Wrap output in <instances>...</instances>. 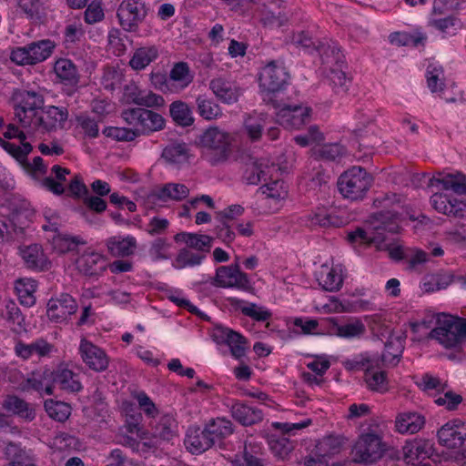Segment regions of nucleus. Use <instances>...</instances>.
Masks as SVG:
<instances>
[{"instance_id": "nucleus-29", "label": "nucleus", "mask_w": 466, "mask_h": 466, "mask_svg": "<svg viewBox=\"0 0 466 466\" xmlns=\"http://www.w3.org/2000/svg\"><path fill=\"white\" fill-rule=\"evenodd\" d=\"M189 195L188 187L180 183H167L152 193V197L160 201H181Z\"/></svg>"}, {"instance_id": "nucleus-6", "label": "nucleus", "mask_w": 466, "mask_h": 466, "mask_svg": "<svg viewBox=\"0 0 466 466\" xmlns=\"http://www.w3.org/2000/svg\"><path fill=\"white\" fill-rule=\"evenodd\" d=\"M385 450V444L378 434H361L352 450L353 461L357 463L372 464L382 457Z\"/></svg>"}, {"instance_id": "nucleus-43", "label": "nucleus", "mask_w": 466, "mask_h": 466, "mask_svg": "<svg viewBox=\"0 0 466 466\" xmlns=\"http://www.w3.org/2000/svg\"><path fill=\"white\" fill-rule=\"evenodd\" d=\"M44 407L50 418L60 422L66 421L71 414V406L64 401L46 400Z\"/></svg>"}, {"instance_id": "nucleus-46", "label": "nucleus", "mask_w": 466, "mask_h": 466, "mask_svg": "<svg viewBox=\"0 0 466 466\" xmlns=\"http://www.w3.org/2000/svg\"><path fill=\"white\" fill-rule=\"evenodd\" d=\"M198 112L206 120L217 119L222 116L220 106L212 99L205 96H198L196 99Z\"/></svg>"}, {"instance_id": "nucleus-42", "label": "nucleus", "mask_w": 466, "mask_h": 466, "mask_svg": "<svg viewBox=\"0 0 466 466\" xmlns=\"http://www.w3.org/2000/svg\"><path fill=\"white\" fill-rule=\"evenodd\" d=\"M342 68L343 67H331L329 68V74L328 76L329 85L338 95L346 94L351 85V78L347 76Z\"/></svg>"}, {"instance_id": "nucleus-11", "label": "nucleus", "mask_w": 466, "mask_h": 466, "mask_svg": "<svg viewBox=\"0 0 466 466\" xmlns=\"http://www.w3.org/2000/svg\"><path fill=\"white\" fill-rule=\"evenodd\" d=\"M214 285L221 288H237L241 290H248L250 288L248 275L240 270L238 262L218 268Z\"/></svg>"}, {"instance_id": "nucleus-9", "label": "nucleus", "mask_w": 466, "mask_h": 466, "mask_svg": "<svg viewBox=\"0 0 466 466\" xmlns=\"http://www.w3.org/2000/svg\"><path fill=\"white\" fill-rule=\"evenodd\" d=\"M289 74L285 67L275 61L269 62L259 74V86L267 92L264 101L268 103L269 97L279 99L278 93L287 83Z\"/></svg>"}, {"instance_id": "nucleus-60", "label": "nucleus", "mask_w": 466, "mask_h": 466, "mask_svg": "<svg viewBox=\"0 0 466 466\" xmlns=\"http://www.w3.org/2000/svg\"><path fill=\"white\" fill-rule=\"evenodd\" d=\"M69 196L76 199H84L88 194L89 190L85 185L81 175L76 174L70 180L68 185Z\"/></svg>"}, {"instance_id": "nucleus-58", "label": "nucleus", "mask_w": 466, "mask_h": 466, "mask_svg": "<svg viewBox=\"0 0 466 466\" xmlns=\"http://www.w3.org/2000/svg\"><path fill=\"white\" fill-rule=\"evenodd\" d=\"M343 440L339 436L325 437L319 444V450L323 452V456H330L339 451Z\"/></svg>"}, {"instance_id": "nucleus-38", "label": "nucleus", "mask_w": 466, "mask_h": 466, "mask_svg": "<svg viewBox=\"0 0 466 466\" xmlns=\"http://www.w3.org/2000/svg\"><path fill=\"white\" fill-rule=\"evenodd\" d=\"M177 422L170 414L163 415L153 428V435L163 441H170L177 435Z\"/></svg>"}, {"instance_id": "nucleus-19", "label": "nucleus", "mask_w": 466, "mask_h": 466, "mask_svg": "<svg viewBox=\"0 0 466 466\" xmlns=\"http://www.w3.org/2000/svg\"><path fill=\"white\" fill-rule=\"evenodd\" d=\"M184 442L192 454H201L213 447L212 439L206 433L205 426L188 427Z\"/></svg>"}, {"instance_id": "nucleus-5", "label": "nucleus", "mask_w": 466, "mask_h": 466, "mask_svg": "<svg viewBox=\"0 0 466 466\" xmlns=\"http://www.w3.org/2000/svg\"><path fill=\"white\" fill-rule=\"evenodd\" d=\"M268 104L279 109L276 113L277 122L287 129H299L310 121L312 109L309 106L288 104L274 97H269Z\"/></svg>"}, {"instance_id": "nucleus-20", "label": "nucleus", "mask_w": 466, "mask_h": 466, "mask_svg": "<svg viewBox=\"0 0 466 466\" xmlns=\"http://www.w3.org/2000/svg\"><path fill=\"white\" fill-rule=\"evenodd\" d=\"M2 408L5 411L25 421L34 420L36 415L35 410L32 404L14 394L7 395L5 398Z\"/></svg>"}, {"instance_id": "nucleus-25", "label": "nucleus", "mask_w": 466, "mask_h": 466, "mask_svg": "<svg viewBox=\"0 0 466 466\" xmlns=\"http://www.w3.org/2000/svg\"><path fill=\"white\" fill-rule=\"evenodd\" d=\"M108 253L116 258H126L134 254L137 239L133 236H113L106 240Z\"/></svg>"}, {"instance_id": "nucleus-3", "label": "nucleus", "mask_w": 466, "mask_h": 466, "mask_svg": "<svg viewBox=\"0 0 466 466\" xmlns=\"http://www.w3.org/2000/svg\"><path fill=\"white\" fill-rule=\"evenodd\" d=\"M372 183L373 177L365 168L354 166L339 177L337 186L344 198L358 201L365 198Z\"/></svg>"}, {"instance_id": "nucleus-13", "label": "nucleus", "mask_w": 466, "mask_h": 466, "mask_svg": "<svg viewBox=\"0 0 466 466\" xmlns=\"http://www.w3.org/2000/svg\"><path fill=\"white\" fill-rule=\"evenodd\" d=\"M439 443L448 449H457L466 441V421L452 420L445 423L437 432Z\"/></svg>"}, {"instance_id": "nucleus-51", "label": "nucleus", "mask_w": 466, "mask_h": 466, "mask_svg": "<svg viewBox=\"0 0 466 466\" xmlns=\"http://www.w3.org/2000/svg\"><path fill=\"white\" fill-rule=\"evenodd\" d=\"M366 331L364 324L360 320H354L344 325L338 326L336 334L345 339L361 337Z\"/></svg>"}, {"instance_id": "nucleus-52", "label": "nucleus", "mask_w": 466, "mask_h": 466, "mask_svg": "<svg viewBox=\"0 0 466 466\" xmlns=\"http://www.w3.org/2000/svg\"><path fill=\"white\" fill-rule=\"evenodd\" d=\"M327 272L322 273L319 284L329 292L338 291L343 283L342 277L333 268H326Z\"/></svg>"}, {"instance_id": "nucleus-54", "label": "nucleus", "mask_w": 466, "mask_h": 466, "mask_svg": "<svg viewBox=\"0 0 466 466\" xmlns=\"http://www.w3.org/2000/svg\"><path fill=\"white\" fill-rule=\"evenodd\" d=\"M170 80L181 83L182 86H187L193 80L189 66L186 62L175 64L169 74Z\"/></svg>"}, {"instance_id": "nucleus-1", "label": "nucleus", "mask_w": 466, "mask_h": 466, "mask_svg": "<svg viewBox=\"0 0 466 466\" xmlns=\"http://www.w3.org/2000/svg\"><path fill=\"white\" fill-rule=\"evenodd\" d=\"M436 324L429 338L447 350H461L466 341V319L442 313L437 316Z\"/></svg>"}, {"instance_id": "nucleus-17", "label": "nucleus", "mask_w": 466, "mask_h": 466, "mask_svg": "<svg viewBox=\"0 0 466 466\" xmlns=\"http://www.w3.org/2000/svg\"><path fill=\"white\" fill-rule=\"evenodd\" d=\"M435 451L434 444L426 439L407 441L402 447V459L407 464L431 458Z\"/></svg>"}, {"instance_id": "nucleus-12", "label": "nucleus", "mask_w": 466, "mask_h": 466, "mask_svg": "<svg viewBox=\"0 0 466 466\" xmlns=\"http://www.w3.org/2000/svg\"><path fill=\"white\" fill-rule=\"evenodd\" d=\"M68 118V110L64 106H48L41 109L32 127L46 132L63 128Z\"/></svg>"}, {"instance_id": "nucleus-10", "label": "nucleus", "mask_w": 466, "mask_h": 466, "mask_svg": "<svg viewBox=\"0 0 466 466\" xmlns=\"http://www.w3.org/2000/svg\"><path fill=\"white\" fill-rule=\"evenodd\" d=\"M392 344L391 341L385 343L386 352L381 355L380 359L371 358L367 354H360L351 360H347L344 362V367L348 370H364L366 372V370H373L376 368L380 369V365L386 361L390 363L395 361L393 365H396L400 361L401 350L398 353L390 352L389 349L391 348Z\"/></svg>"}, {"instance_id": "nucleus-36", "label": "nucleus", "mask_w": 466, "mask_h": 466, "mask_svg": "<svg viewBox=\"0 0 466 466\" xmlns=\"http://www.w3.org/2000/svg\"><path fill=\"white\" fill-rule=\"evenodd\" d=\"M33 65L46 60L54 52L56 43L50 39H42L27 44Z\"/></svg>"}, {"instance_id": "nucleus-62", "label": "nucleus", "mask_w": 466, "mask_h": 466, "mask_svg": "<svg viewBox=\"0 0 466 466\" xmlns=\"http://www.w3.org/2000/svg\"><path fill=\"white\" fill-rule=\"evenodd\" d=\"M134 103L140 106L154 107L162 106L165 100L162 96L149 92L146 95L139 94L134 98Z\"/></svg>"}, {"instance_id": "nucleus-47", "label": "nucleus", "mask_w": 466, "mask_h": 466, "mask_svg": "<svg viewBox=\"0 0 466 466\" xmlns=\"http://www.w3.org/2000/svg\"><path fill=\"white\" fill-rule=\"evenodd\" d=\"M364 380L369 390L384 393L389 390V381L385 371L366 370Z\"/></svg>"}, {"instance_id": "nucleus-30", "label": "nucleus", "mask_w": 466, "mask_h": 466, "mask_svg": "<svg viewBox=\"0 0 466 466\" xmlns=\"http://www.w3.org/2000/svg\"><path fill=\"white\" fill-rule=\"evenodd\" d=\"M169 115L174 123L181 127H188L194 124L192 108L182 100H176L169 105Z\"/></svg>"}, {"instance_id": "nucleus-56", "label": "nucleus", "mask_w": 466, "mask_h": 466, "mask_svg": "<svg viewBox=\"0 0 466 466\" xmlns=\"http://www.w3.org/2000/svg\"><path fill=\"white\" fill-rule=\"evenodd\" d=\"M443 396L435 399L434 402L438 406H444L449 411L456 410L459 405L462 402L463 399L461 394L454 392L449 388L444 390Z\"/></svg>"}, {"instance_id": "nucleus-63", "label": "nucleus", "mask_w": 466, "mask_h": 466, "mask_svg": "<svg viewBox=\"0 0 466 466\" xmlns=\"http://www.w3.org/2000/svg\"><path fill=\"white\" fill-rule=\"evenodd\" d=\"M241 312L257 321H266L271 318V312L263 307H258L255 303H251L249 306L243 307Z\"/></svg>"}, {"instance_id": "nucleus-37", "label": "nucleus", "mask_w": 466, "mask_h": 466, "mask_svg": "<svg viewBox=\"0 0 466 466\" xmlns=\"http://www.w3.org/2000/svg\"><path fill=\"white\" fill-rule=\"evenodd\" d=\"M268 444L274 457L280 461L288 460L295 448L294 442L283 436L271 435Z\"/></svg>"}, {"instance_id": "nucleus-40", "label": "nucleus", "mask_w": 466, "mask_h": 466, "mask_svg": "<svg viewBox=\"0 0 466 466\" xmlns=\"http://www.w3.org/2000/svg\"><path fill=\"white\" fill-rule=\"evenodd\" d=\"M15 290L21 304L31 307L35 303L34 293L36 291V281L31 279H20L15 281Z\"/></svg>"}, {"instance_id": "nucleus-32", "label": "nucleus", "mask_w": 466, "mask_h": 466, "mask_svg": "<svg viewBox=\"0 0 466 466\" xmlns=\"http://www.w3.org/2000/svg\"><path fill=\"white\" fill-rule=\"evenodd\" d=\"M21 255L29 268L44 270L50 264L41 246L37 244L30 245L21 249Z\"/></svg>"}, {"instance_id": "nucleus-57", "label": "nucleus", "mask_w": 466, "mask_h": 466, "mask_svg": "<svg viewBox=\"0 0 466 466\" xmlns=\"http://www.w3.org/2000/svg\"><path fill=\"white\" fill-rule=\"evenodd\" d=\"M342 221L339 217L325 209H319L311 216V224L319 225L322 228L339 227Z\"/></svg>"}, {"instance_id": "nucleus-39", "label": "nucleus", "mask_w": 466, "mask_h": 466, "mask_svg": "<svg viewBox=\"0 0 466 466\" xmlns=\"http://www.w3.org/2000/svg\"><path fill=\"white\" fill-rule=\"evenodd\" d=\"M27 386L37 392H45L52 395L54 392L53 373L50 370H45L42 373L33 374L26 380Z\"/></svg>"}, {"instance_id": "nucleus-4", "label": "nucleus", "mask_w": 466, "mask_h": 466, "mask_svg": "<svg viewBox=\"0 0 466 466\" xmlns=\"http://www.w3.org/2000/svg\"><path fill=\"white\" fill-rule=\"evenodd\" d=\"M12 103L15 119L21 124L22 127H30L38 116L39 110L42 109L45 99L38 92L18 89L13 93Z\"/></svg>"}, {"instance_id": "nucleus-61", "label": "nucleus", "mask_w": 466, "mask_h": 466, "mask_svg": "<svg viewBox=\"0 0 466 466\" xmlns=\"http://www.w3.org/2000/svg\"><path fill=\"white\" fill-rule=\"evenodd\" d=\"M2 316L10 324L17 325L19 328H22L25 319L19 307L15 304V302L12 300L8 301L5 305V310L2 313Z\"/></svg>"}, {"instance_id": "nucleus-26", "label": "nucleus", "mask_w": 466, "mask_h": 466, "mask_svg": "<svg viewBox=\"0 0 466 466\" xmlns=\"http://www.w3.org/2000/svg\"><path fill=\"white\" fill-rule=\"evenodd\" d=\"M209 88L220 101L226 104L237 102L241 94L239 87L221 77L212 79Z\"/></svg>"}, {"instance_id": "nucleus-59", "label": "nucleus", "mask_w": 466, "mask_h": 466, "mask_svg": "<svg viewBox=\"0 0 466 466\" xmlns=\"http://www.w3.org/2000/svg\"><path fill=\"white\" fill-rule=\"evenodd\" d=\"M76 122L84 130L86 136L91 138H96L98 137V120H96L87 115L82 114L76 116Z\"/></svg>"}, {"instance_id": "nucleus-45", "label": "nucleus", "mask_w": 466, "mask_h": 466, "mask_svg": "<svg viewBox=\"0 0 466 466\" xmlns=\"http://www.w3.org/2000/svg\"><path fill=\"white\" fill-rule=\"evenodd\" d=\"M259 191L265 197H262L260 199L256 201V205L258 204H266V202L269 198L273 199H284L287 197V190L284 187V182L281 180H274L270 183H268L261 187H259Z\"/></svg>"}, {"instance_id": "nucleus-33", "label": "nucleus", "mask_w": 466, "mask_h": 466, "mask_svg": "<svg viewBox=\"0 0 466 466\" xmlns=\"http://www.w3.org/2000/svg\"><path fill=\"white\" fill-rule=\"evenodd\" d=\"M51 349V344H49L46 340L40 339L30 344H25L20 341L16 343L15 350L17 356L23 358L24 360H27L35 354L38 355L39 357H45L50 353Z\"/></svg>"}, {"instance_id": "nucleus-34", "label": "nucleus", "mask_w": 466, "mask_h": 466, "mask_svg": "<svg viewBox=\"0 0 466 466\" xmlns=\"http://www.w3.org/2000/svg\"><path fill=\"white\" fill-rule=\"evenodd\" d=\"M161 157L172 165L186 163L189 157V149L186 143L172 142L162 151Z\"/></svg>"}, {"instance_id": "nucleus-35", "label": "nucleus", "mask_w": 466, "mask_h": 466, "mask_svg": "<svg viewBox=\"0 0 466 466\" xmlns=\"http://www.w3.org/2000/svg\"><path fill=\"white\" fill-rule=\"evenodd\" d=\"M157 57L158 49L155 46H142L136 49L129 61V66L135 70H142Z\"/></svg>"}, {"instance_id": "nucleus-48", "label": "nucleus", "mask_w": 466, "mask_h": 466, "mask_svg": "<svg viewBox=\"0 0 466 466\" xmlns=\"http://www.w3.org/2000/svg\"><path fill=\"white\" fill-rule=\"evenodd\" d=\"M27 218V210L15 208L11 212L6 220L8 222V227L10 228L12 234L18 236L24 233V229L28 225Z\"/></svg>"}, {"instance_id": "nucleus-41", "label": "nucleus", "mask_w": 466, "mask_h": 466, "mask_svg": "<svg viewBox=\"0 0 466 466\" xmlns=\"http://www.w3.org/2000/svg\"><path fill=\"white\" fill-rule=\"evenodd\" d=\"M266 124L267 115L263 113H254L245 118L244 127L252 141H257L261 137Z\"/></svg>"}, {"instance_id": "nucleus-2", "label": "nucleus", "mask_w": 466, "mask_h": 466, "mask_svg": "<svg viewBox=\"0 0 466 466\" xmlns=\"http://www.w3.org/2000/svg\"><path fill=\"white\" fill-rule=\"evenodd\" d=\"M232 137L217 126L208 127L199 136L198 146L209 155V162L215 166L228 159L231 152Z\"/></svg>"}, {"instance_id": "nucleus-18", "label": "nucleus", "mask_w": 466, "mask_h": 466, "mask_svg": "<svg viewBox=\"0 0 466 466\" xmlns=\"http://www.w3.org/2000/svg\"><path fill=\"white\" fill-rule=\"evenodd\" d=\"M79 351L83 361L89 367V369L97 372L104 371L107 369L109 363L108 357L99 347L86 339H82Z\"/></svg>"}, {"instance_id": "nucleus-53", "label": "nucleus", "mask_w": 466, "mask_h": 466, "mask_svg": "<svg viewBox=\"0 0 466 466\" xmlns=\"http://www.w3.org/2000/svg\"><path fill=\"white\" fill-rule=\"evenodd\" d=\"M443 69L441 66L429 65L427 67L426 76L428 86L431 92H438L443 89L444 82L441 78Z\"/></svg>"}, {"instance_id": "nucleus-16", "label": "nucleus", "mask_w": 466, "mask_h": 466, "mask_svg": "<svg viewBox=\"0 0 466 466\" xmlns=\"http://www.w3.org/2000/svg\"><path fill=\"white\" fill-rule=\"evenodd\" d=\"M213 338L218 344H227L236 359L245 356L248 341L240 333L228 328L218 327L215 329Z\"/></svg>"}, {"instance_id": "nucleus-21", "label": "nucleus", "mask_w": 466, "mask_h": 466, "mask_svg": "<svg viewBox=\"0 0 466 466\" xmlns=\"http://www.w3.org/2000/svg\"><path fill=\"white\" fill-rule=\"evenodd\" d=\"M232 418L242 426H252L263 420L261 410L251 407L245 402L236 401L230 408Z\"/></svg>"}, {"instance_id": "nucleus-28", "label": "nucleus", "mask_w": 466, "mask_h": 466, "mask_svg": "<svg viewBox=\"0 0 466 466\" xmlns=\"http://www.w3.org/2000/svg\"><path fill=\"white\" fill-rule=\"evenodd\" d=\"M54 71L62 83L75 86L79 82V73L76 65L67 58H59L54 65Z\"/></svg>"}, {"instance_id": "nucleus-8", "label": "nucleus", "mask_w": 466, "mask_h": 466, "mask_svg": "<svg viewBox=\"0 0 466 466\" xmlns=\"http://www.w3.org/2000/svg\"><path fill=\"white\" fill-rule=\"evenodd\" d=\"M122 116L128 125L139 127L140 134L162 130L166 124L160 114L141 107L126 109L122 112Z\"/></svg>"}, {"instance_id": "nucleus-15", "label": "nucleus", "mask_w": 466, "mask_h": 466, "mask_svg": "<svg viewBox=\"0 0 466 466\" xmlns=\"http://www.w3.org/2000/svg\"><path fill=\"white\" fill-rule=\"evenodd\" d=\"M46 308V314L50 320L63 322L76 312L78 305L70 294L61 293L55 298H51Z\"/></svg>"}, {"instance_id": "nucleus-64", "label": "nucleus", "mask_w": 466, "mask_h": 466, "mask_svg": "<svg viewBox=\"0 0 466 466\" xmlns=\"http://www.w3.org/2000/svg\"><path fill=\"white\" fill-rule=\"evenodd\" d=\"M452 202L453 199H450L447 196L442 194L435 193L431 198V203L433 208L447 216H451V212H452Z\"/></svg>"}, {"instance_id": "nucleus-7", "label": "nucleus", "mask_w": 466, "mask_h": 466, "mask_svg": "<svg viewBox=\"0 0 466 466\" xmlns=\"http://www.w3.org/2000/svg\"><path fill=\"white\" fill-rule=\"evenodd\" d=\"M147 13L148 8L145 2L141 0H123L117 7L116 17L124 31L137 33Z\"/></svg>"}, {"instance_id": "nucleus-55", "label": "nucleus", "mask_w": 466, "mask_h": 466, "mask_svg": "<svg viewBox=\"0 0 466 466\" xmlns=\"http://www.w3.org/2000/svg\"><path fill=\"white\" fill-rule=\"evenodd\" d=\"M213 241L214 238L208 235L192 233L187 248L206 255L210 251Z\"/></svg>"}, {"instance_id": "nucleus-31", "label": "nucleus", "mask_w": 466, "mask_h": 466, "mask_svg": "<svg viewBox=\"0 0 466 466\" xmlns=\"http://www.w3.org/2000/svg\"><path fill=\"white\" fill-rule=\"evenodd\" d=\"M425 424V419L417 412H405L396 419V429L400 433L414 434Z\"/></svg>"}, {"instance_id": "nucleus-50", "label": "nucleus", "mask_w": 466, "mask_h": 466, "mask_svg": "<svg viewBox=\"0 0 466 466\" xmlns=\"http://www.w3.org/2000/svg\"><path fill=\"white\" fill-rule=\"evenodd\" d=\"M102 133L106 137H111L116 141H132L140 136V131L138 128L131 129L116 127H107L103 129Z\"/></svg>"}, {"instance_id": "nucleus-44", "label": "nucleus", "mask_w": 466, "mask_h": 466, "mask_svg": "<svg viewBox=\"0 0 466 466\" xmlns=\"http://www.w3.org/2000/svg\"><path fill=\"white\" fill-rule=\"evenodd\" d=\"M205 258V254L193 252L187 248H183L178 251L172 265L177 269L187 267H195L200 265Z\"/></svg>"}, {"instance_id": "nucleus-49", "label": "nucleus", "mask_w": 466, "mask_h": 466, "mask_svg": "<svg viewBox=\"0 0 466 466\" xmlns=\"http://www.w3.org/2000/svg\"><path fill=\"white\" fill-rule=\"evenodd\" d=\"M345 154L344 147L338 143L323 145L315 152L316 157L324 161H339Z\"/></svg>"}, {"instance_id": "nucleus-24", "label": "nucleus", "mask_w": 466, "mask_h": 466, "mask_svg": "<svg viewBox=\"0 0 466 466\" xmlns=\"http://www.w3.org/2000/svg\"><path fill=\"white\" fill-rule=\"evenodd\" d=\"M206 433L212 439V445L222 446L223 441L234 432L233 423L225 418L211 419L205 424Z\"/></svg>"}, {"instance_id": "nucleus-23", "label": "nucleus", "mask_w": 466, "mask_h": 466, "mask_svg": "<svg viewBox=\"0 0 466 466\" xmlns=\"http://www.w3.org/2000/svg\"><path fill=\"white\" fill-rule=\"evenodd\" d=\"M52 373L54 387L57 386L67 393H77L82 390L83 386L77 373L66 368H58L52 370Z\"/></svg>"}, {"instance_id": "nucleus-22", "label": "nucleus", "mask_w": 466, "mask_h": 466, "mask_svg": "<svg viewBox=\"0 0 466 466\" xmlns=\"http://www.w3.org/2000/svg\"><path fill=\"white\" fill-rule=\"evenodd\" d=\"M76 267L86 276H98L106 268L105 258L95 251H88L82 254L76 259Z\"/></svg>"}, {"instance_id": "nucleus-27", "label": "nucleus", "mask_w": 466, "mask_h": 466, "mask_svg": "<svg viewBox=\"0 0 466 466\" xmlns=\"http://www.w3.org/2000/svg\"><path fill=\"white\" fill-rule=\"evenodd\" d=\"M441 186L442 189L452 190L457 194H466V176L447 174L441 177H431L428 187Z\"/></svg>"}, {"instance_id": "nucleus-14", "label": "nucleus", "mask_w": 466, "mask_h": 466, "mask_svg": "<svg viewBox=\"0 0 466 466\" xmlns=\"http://www.w3.org/2000/svg\"><path fill=\"white\" fill-rule=\"evenodd\" d=\"M398 228V225L395 222H384L381 221V225L376 226L374 230L376 232L371 231L368 232L361 228H357L355 230L348 233L347 239L350 243H359V244H366L371 245L374 244L377 247H380L385 241V235L380 230L395 232Z\"/></svg>"}]
</instances>
